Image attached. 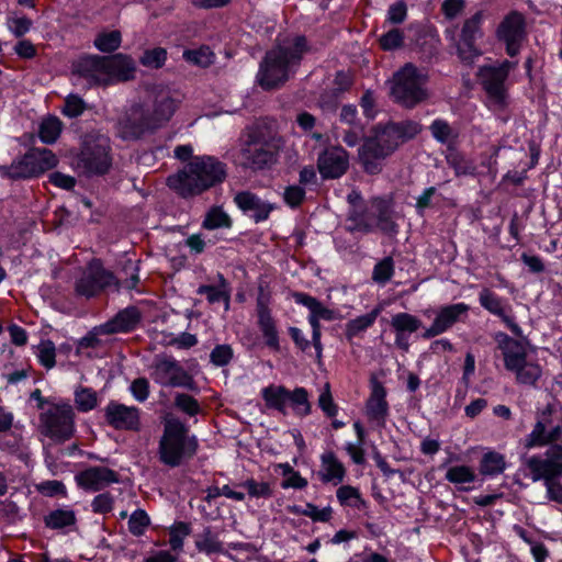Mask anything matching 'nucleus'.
Returning a JSON list of instances; mask_svg holds the SVG:
<instances>
[{
	"label": "nucleus",
	"instance_id": "obj_1",
	"mask_svg": "<svg viewBox=\"0 0 562 562\" xmlns=\"http://www.w3.org/2000/svg\"><path fill=\"white\" fill-rule=\"evenodd\" d=\"M146 92L144 102L132 105L125 116L119 119L116 133L122 139H138L162 127L182 101L178 91L164 85L147 86Z\"/></svg>",
	"mask_w": 562,
	"mask_h": 562
},
{
	"label": "nucleus",
	"instance_id": "obj_2",
	"mask_svg": "<svg viewBox=\"0 0 562 562\" xmlns=\"http://www.w3.org/2000/svg\"><path fill=\"white\" fill-rule=\"evenodd\" d=\"M310 50L304 35L277 38L276 46L268 50L260 63L258 83L266 90L279 88L289 80L292 70L297 67L305 53Z\"/></svg>",
	"mask_w": 562,
	"mask_h": 562
},
{
	"label": "nucleus",
	"instance_id": "obj_3",
	"mask_svg": "<svg viewBox=\"0 0 562 562\" xmlns=\"http://www.w3.org/2000/svg\"><path fill=\"white\" fill-rule=\"evenodd\" d=\"M227 176V167L214 156H194L178 172L170 175L167 184L183 199L202 194L222 183Z\"/></svg>",
	"mask_w": 562,
	"mask_h": 562
},
{
	"label": "nucleus",
	"instance_id": "obj_4",
	"mask_svg": "<svg viewBox=\"0 0 562 562\" xmlns=\"http://www.w3.org/2000/svg\"><path fill=\"white\" fill-rule=\"evenodd\" d=\"M415 122L378 124L359 150L360 161L366 172L376 175L382 170L381 161L389 157L401 144L419 133Z\"/></svg>",
	"mask_w": 562,
	"mask_h": 562
},
{
	"label": "nucleus",
	"instance_id": "obj_5",
	"mask_svg": "<svg viewBox=\"0 0 562 562\" xmlns=\"http://www.w3.org/2000/svg\"><path fill=\"white\" fill-rule=\"evenodd\" d=\"M396 212L391 198H372L367 204L353 205L348 212V231L371 233L375 229L384 234H396Z\"/></svg>",
	"mask_w": 562,
	"mask_h": 562
},
{
	"label": "nucleus",
	"instance_id": "obj_6",
	"mask_svg": "<svg viewBox=\"0 0 562 562\" xmlns=\"http://www.w3.org/2000/svg\"><path fill=\"white\" fill-rule=\"evenodd\" d=\"M123 271L126 274L125 279L114 276L100 262H92L85 274L76 282V292L89 299L106 290L115 292L121 289L134 290L139 282L138 261L126 260Z\"/></svg>",
	"mask_w": 562,
	"mask_h": 562
},
{
	"label": "nucleus",
	"instance_id": "obj_7",
	"mask_svg": "<svg viewBox=\"0 0 562 562\" xmlns=\"http://www.w3.org/2000/svg\"><path fill=\"white\" fill-rule=\"evenodd\" d=\"M198 448V438L190 435L189 427L184 423L178 418H169L165 422L158 447L161 463L177 468L192 459Z\"/></svg>",
	"mask_w": 562,
	"mask_h": 562
},
{
	"label": "nucleus",
	"instance_id": "obj_8",
	"mask_svg": "<svg viewBox=\"0 0 562 562\" xmlns=\"http://www.w3.org/2000/svg\"><path fill=\"white\" fill-rule=\"evenodd\" d=\"M279 145L276 138L262 127L255 126L247 133L239 151L243 167L260 170L274 164Z\"/></svg>",
	"mask_w": 562,
	"mask_h": 562
},
{
	"label": "nucleus",
	"instance_id": "obj_9",
	"mask_svg": "<svg viewBox=\"0 0 562 562\" xmlns=\"http://www.w3.org/2000/svg\"><path fill=\"white\" fill-rule=\"evenodd\" d=\"M428 75L413 64H406L393 77L391 95L405 108H414L428 98Z\"/></svg>",
	"mask_w": 562,
	"mask_h": 562
},
{
	"label": "nucleus",
	"instance_id": "obj_10",
	"mask_svg": "<svg viewBox=\"0 0 562 562\" xmlns=\"http://www.w3.org/2000/svg\"><path fill=\"white\" fill-rule=\"evenodd\" d=\"M38 431L56 443L69 440L75 434V412L70 404L52 405L40 415Z\"/></svg>",
	"mask_w": 562,
	"mask_h": 562
},
{
	"label": "nucleus",
	"instance_id": "obj_11",
	"mask_svg": "<svg viewBox=\"0 0 562 562\" xmlns=\"http://www.w3.org/2000/svg\"><path fill=\"white\" fill-rule=\"evenodd\" d=\"M58 159L47 148H31L21 160L10 167H1L3 176L11 179H24L38 176L57 166Z\"/></svg>",
	"mask_w": 562,
	"mask_h": 562
},
{
	"label": "nucleus",
	"instance_id": "obj_12",
	"mask_svg": "<svg viewBox=\"0 0 562 562\" xmlns=\"http://www.w3.org/2000/svg\"><path fill=\"white\" fill-rule=\"evenodd\" d=\"M109 140L103 136L87 139L76 159V168L86 176L104 175L110 166Z\"/></svg>",
	"mask_w": 562,
	"mask_h": 562
},
{
	"label": "nucleus",
	"instance_id": "obj_13",
	"mask_svg": "<svg viewBox=\"0 0 562 562\" xmlns=\"http://www.w3.org/2000/svg\"><path fill=\"white\" fill-rule=\"evenodd\" d=\"M482 22L483 12H475L463 22L459 36L456 40L457 55L467 65H472L482 55V50L476 44L477 40L483 36Z\"/></svg>",
	"mask_w": 562,
	"mask_h": 562
},
{
	"label": "nucleus",
	"instance_id": "obj_14",
	"mask_svg": "<svg viewBox=\"0 0 562 562\" xmlns=\"http://www.w3.org/2000/svg\"><path fill=\"white\" fill-rule=\"evenodd\" d=\"M151 378L161 386L193 389L194 381L172 357H156L151 366Z\"/></svg>",
	"mask_w": 562,
	"mask_h": 562
},
{
	"label": "nucleus",
	"instance_id": "obj_15",
	"mask_svg": "<svg viewBox=\"0 0 562 562\" xmlns=\"http://www.w3.org/2000/svg\"><path fill=\"white\" fill-rule=\"evenodd\" d=\"M516 63L504 60L499 64L480 67L477 77L490 98L502 102L505 98V81Z\"/></svg>",
	"mask_w": 562,
	"mask_h": 562
},
{
	"label": "nucleus",
	"instance_id": "obj_16",
	"mask_svg": "<svg viewBox=\"0 0 562 562\" xmlns=\"http://www.w3.org/2000/svg\"><path fill=\"white\" fill-rule=\"evenodd\" d=\"M496 36L506 44V53L516 56L525 36L524 15L518 11L509 12L497 26Z\"/></svg>",
	"mask_w": 562,
	"mask_h": 562
},
{
	"label": "nucleus",
	"instance_id": "obj_17",
	"mask_svg": "<svg viewBox=\"0 0 562 562\" xmlns=\"http://www.w3.org/2000/svg\"><path fill=\"white\" fill-rule=\"evenodd\" d=\"M349 168V154L341 146H330L318 154L317 169L323 179H338Z\"/></svg>",
	"mask_w": 562,
	"mask_h": 562
},
{
	"label": "nucleus",
	"instance_id": "obj_18",
	"mask_svg": "<svg viewBox=\"0 0 562 562\" xmlns=\"http://www.w3.org/2000/svg\"><path fill=\"white\" fill-rule=\"evenodd\" d=\"M469 310L470 307L465 303H456L441 306L437 311L436 317L430 327L424 331L423 338L430 339L446 333L454 324L460 322L462 317H465Z\"/></svg>",
	"mask_w": 562,
	"mask_h": 562
},
{
	"label": "nucleus",
	"instance_id": "obj_19",
	"mask_svg": "<svg viewBox=\"0 0 562 562\" xmlns=\"http://www.w3.org/2000/svg\"><path fill=\"white\" fill-rule=\"evenodd\" d=\"M74 74L86 80L89 86L109 85V72H106L104 56L88 55L80 57L74 64Z\"/></svg>",
	"mask_w": 562,
	"mask_h": 562
},
{
	"label": "nucleus",
	"instance_id": "obj_20",
	"mask_svg": "<svg viewBox=\"0 0 562 562\" xmlns=\"http://www.w3.org/2000/svg\"><path fill=\"white\" fill-rule=\"evenodd\" d=\"M104 418L116 430H137L139 428V411L135 406H126L111 401L104 408Z\"/></svg>",
	"mask_w": 562,
	"mask_h": 562
},
{
	"label": "nucleus",
	"instance_id": "obj_21",
	"mask_svg": "<svg viewBox=\"0 0 562 562\" xmlns=\"http://www.w3.org/2000/svg\"><path fill=\"white\" fill-rule=\"evenodd\" d=\"M553 406L548 404L541 412L537 413V422L529 435L525 438V448L531 449L535 447H544L555 442V437L552 434V428L548 426L552 423Z\"/></svg>",
	"mask_w": 562,
	"mask_h": 562
},
{
	"label": "nucleus",
	"instance_id": "obj_22",
	"mask_svg": "<svg viewBox=\"0 0 562 562\" xmlns=\"http://www.w3.org/2000/svg\"><path fill=\"white\" fill-rule=\"evenodd\" d=\"M234 202L244 214L251 217L256 223L268 220L270 213L274 210V205L262 200L250 191H240L235 194Z\"/></svg>",
	"mask_w": 562,
	"mask_h": 562
},
{
	"label": "nucleus",
	"instance_id": "obj_23",
	"mask_svg": "<svg viewBox=\"0 0 562 562\" xmlns=\"http://www.w3.org/2000/svg\"><path fill=\"white\" fill-rule=\"evenodd\" d=\"M78 485L85 490L97 492L112 483H119V474L104 467H90L76 476Z\"/></svg>",
	"mask_w": 562,
	"mask_h": 562
},
{
	"label": "nucleus",
	"instance_id": "obj_24",
	"mask_svg": "<svg viewBox=\"0 0 562 562\" xmlns=\"http://www.w3.org/2000/svg\"><path fill=\"white\" fill-rule=\"evenodd\" d=\"M479 301L482 307H484L491 314L502 318V321L515 335H521L520 327L514 321V317L508 314L512 308L504 299L497 296L488 289H483L479 295Z\"/></svg>",
	"mask_w": 562,
	"mask_h": 562
},
{
	"label": "nucleus",
	"instance_id": "obj_25",
	"mask_svg": "<svg viewBox=\"0 0 562 562\" xmlns=\"http://www.w3.org/2000/svg\"><path fill=\"white\" fill-rule=\"evenodd\" d=\"M142 321V313L136 306H127L120 311L112 319L100 326L102 334L111 335L134 330Z\"/></svg>",
	"mask_w": 562,
	"mask_h": 562
},
{
	"label": "nucleus",
	"instance_id": "obj_26",
	"mask_svg": "<svg viewBox=\"0 0 562 562\" xmlns=\"http://www.w3.org/2000/svg\"><path fill=\"white\" fill-rule=\"evenodd\" d=\"M495 340L504 358V366L509 371L527 359L525 346L505 333L495 334Z\"/></svg>",
	"mask_w": 562,
	"mask_h": 562
},
{
	"label": "nucleus",
	"instance_id": "obj_27",
	"mask_svg": "<svg viewBox=\"0 0 562 562\" xmlns=\"http://www.w3.org/2000/svg\"><path fill=\"white\" fill-rule=\"evenodd\" d=\"M109 85L113 81H127L134 77L136 70L134 60L124 54L104 56Z\"/></svg>",
	"mask_w": 562,
	"mask_h": 562
},
{
	"label": "nucleus",
	"instance_id": "obj_28",
	"mask_svg": "<svg viewBox=\"0 0 562 562\" xmlns=\"http://www.w3.org/2000/svg\"><path fill=\"white\" fill-rule=\"evenodd\" d=\"M257 312L258 325L265 338L266 345L269 348L278 351L280 349V344L276 323L271 316L270 310L260 299L257 303Z\"/></svg>",
	"mask_w": 562,
	"mask_h": 562
},
{
	"label": "nucleus",
	"instance_id": "obj_29",
	"mask_svg": "<svg viewBox=\"0 0 562 562\" xmlns=\"http://www.w3.org/2000/svg\"><path fill=\"white\" fill-rule=\"evenodd\" d=\"M526 465L531 472L532 481L536 482L543 480L544 485L562 476V471H560L548 458H540L537 456L530 457L527 460Z\"/></svg>",
	"mask_w": 562,
	"mask_h": 562
},
{
	"label": "nucleus",
	"instance_id": "obj_30",
	"mask_svg": "<svg viewBox=\"0 0 562 562\" xmlns=\"http://www.w3.org/2000/svg\"><path fill=\"white\" fill-rule=\"evenodd\" d=\"M385 396L386 391L384 386L380 382L373 381L371 395L367 402V414L369 418L376 422H384L389 411Z\"/></svg>",
	"mask_w": 562,
	"mask_h": 562
},
{
	"label": "nucleus",
	"instance_id": "obj_31",
	"mask_svg": "<svg viewBox=\"0 0 562 562\" xmlns=\"http://www.w3.org/2000/svg\"><path fill=\"white\" fill-rule=\"evenodd\" d=\"M293 299L295 303L308 308L310 315L321 321H333L335 318L334 311L324 306L316 297L303 292H294Z\"/></svg>",
	"mask_w": 562,
	"mask_h": 562
},
{
	"label": "nucleus",
	"instance_id": "obj_32",
	"mask_svg": "<svg viewBox=\"0 0 562 562\" xmlns=\"http://www.w3.org/2000/svg\"><path fill=\"white\" fill-rule=\"evenodd\" d=\"M261 396L268 408H273L280 413H285V406L289 402L290 391L282 385H269L261 390Z\"/></svg>",
	"mask_w": 562,
	"mask_h": 562
},
{
	"label": "nucleus",
	"instance_id": "obj_33",
	"mask_svg": "<svg viewBox=\"0 0 562 562\" xmlns=\"http://www.w3.org/2000/svg\"><path fill=\"white\" fill-rule=\"evenodd\" d=\"M509 371L515 373L517 383L533 387L537 386V382L542 376L541 367L536 362L528 361L527 359Z\"/></svg>",
	"mask_w": 562,
	"mask_h": 562
},
{
	"label": "nucleus",
	"instance_id": "obj_34",
	"mask_svg": "<svg viewBox=\"0 0 562 562\" xmlns=\"http://www.w3.org/2000/svg\"><path fill=\"white\" fill-rule=\"evenodd\" d=\"M380 314V308H373L370 313L350 319L346 324L345 335L351 340L371 327Z\"/></svg>",
	"mask_w": 562,
	"mask_h": 562
},
{
	"label": "nucleus",
	"instance_id": "obj_35",
	"mask_svg": "<svg viewBox=\"0 0 562 562\" xmlns=\"http://www.w3.org/2000/svg\"><path fill=\"white\" fill-rule=\"evenodd\" d=\"M76 520L75 512L72 509L64 508L52 510L44 517L45 526L50 529H63L74 526Z\"/></svg>",
	"mask_w": 562,
	"mask_h": 562
},
{
	"label": "nucleus",
	"instance_id": "obj_36",
	"mask_svg": "<svg viewBox=\"0 0 562 562\" xmlns=\"http://www.w3.org/2000/svg\"><path fill=\"white\" fill-rule=\"evenodd\" d=\"M64 124L57 116H47L40 124L38 136L45 144L55 143L61 131Z\"/></svg>",
	"mask_w": 562,
	"mask_h": 562
},
{
	"label": "nucleus",
	"instance_id": "obj_37",
	"mask_svg": "<svg viewBox=\"0 0 562 562\" xmlns=\"http://www.w3.org/2000/svg\"><path fill=\"white\" fill-rule=\"evenodd\" d=\"M233 222L229 215L220 206L211 207L202 222L205 229L229 228Z\"/></svg>",
	"mask_w": 562,
	"mask_h": 562
},
{
	"label": "nucleus",
	"instance_id": "obj_38",
	"mask_svg": "<svg viewBox=\"0 0 562 562\" xmlns=\"http://www.w3.org/2000/svg\"><path fill=\"white\" fill-rule=\"evenodd\" d=\"M391 327L396 334H412L422 327V321L408 313H397L392 316Z\"/></svg>",
	"mask_w": 562,
	"mask_h": 562
},
{
	"label": "nucleus",
	"instance_id": "obj_39",
	"mask_svg": "<svg viewBox=\"0 0 562 562\" xmlns=\"http://www.w3.org/2000/svg\"><path fill=\"white\" fill-rule=\"evenodd\" d=\"M504 457L498 452H487L482 457L480 462V472L483 475H498L505 470Z\"/></svg>",
	"mask_w": 562,
	"mask_h": 562
},
{
	"label": "nucleus",
	"instance_id": "obj_40",
	"mask_svg": "<svg viewBox=\"0 0 562 562\" xmlns=\"http://www.w3.org/2000/svg\"><path fill=\"white\" fill-rule=\"evenodd\" d=\"M195 547L200 552H205L206 554L223 551V543L217 539V537L209 527L198 536L195 540Z\"/></svg>",
	"mask_w": 562,
	"mask_h": 562
},
{
	"label": "nucleus",
	"instance_id": "obj_41",
	"mask_svg": "<svg viewBox=\"0 0 562 562\" xmlns=\"http://www.w3.org/2000/svg\"><path fill=\"white\" fill-rule=\"evenodd\" d=\"M394 274V260L392 257H385L375 263L372 271V280L381 285L386 284Z\"/></svg>",
	"mask_w": 562,
	"mask_h": 562
},
{
	"label": "nucleus",
	"instance_id": "obj_42",
	"mask_svg": "<svg viewBox=\"0 0 562 562\" xmlns=\"http://www.w3.org/2000/svg\"><path fill=\"white\" fill-rule=\"evenodd\" d=\"M122 36L120 31L100 33L94 38L95 47L103 53H112L121 45Z\"/></svg>",
	"mask_w": 562,
	"mask_h": 562
},
{
	"label": "nucleus",
	"instance_id": "obj_43",
	"mask_svg": "<svg viewBox=\"0 0 562 562\" xmlns=\"http://www.w3.org/2000/svg\"><path fill=\"white\" fill-rule=\"evenodd\" d=\"M322 462L326 470V473L323 476L324 481H331L337 479L341 481L345 474V469L342 464L336 459L334 453H325L322 456Z\"/></svg>",
	"mask_w": 562,
	"mask_h": 562
},
{
	"label": "nucleus",
	"instance_id": "obj_44",
	"mask_svg": "<svg viewBox=\"0 0 562 562\" xmlns=\"http://www.w3.org/2000/svg\"><path fill=\"white\" fill-rule=\"evenodd\" d=\"M183 57L187 61L200 67H207L214 61V54L207 46L186 50Z\"/></svg>",
	"mask_w": 562,
	"mask_h": 562
},
{
	"label": "nucleus",
	"instance_id": "obj_45",
	"mask_svg": "<svg viewBox=\"0 0 562 562\" xmlns=\"http://www.w3.org/2000/svg\"><path fill=\"white\" fill-rule=\"evenodd\" d=\"M445 477L453 484L472 483L475 480V473L467 465H456L448 469Z\"/></svg>",
	"mask_w": 562,
	"mask_h": 562
},
{
	"label": "nucleus",
	"instance_id": "obj_46",
	"mask_svg": "<svg viewBox=\"0 0 562 562\" xmlns=\"http://www.w3.org/2000/svg\"><path fill=\"white\" fill-rule=\"evenodd\" d=\"M289 402L293 406L294 411L302 416L311 413V404L308 402V393L304 387H296L293 392H290Z\"/></svg>",
	"mask_w": 562,
	"mask_h": 562
},
{
	"label": "nucleus",
	"instance_id": "obj_47",
	"mask_svg": "<svg viewBox=\"0 0 562 562\" xmlns=\"http://www.w3.org/2000/svg\"><path fill=\"white\" fill-rule=\"evenodd\" d=\"M238 486L247 490L250 497L254 498H270L272 496V488L267 482H257L254 479H248Z\"/></svg>",
	"mask_w": 562,
	"mask_h": 562
},
{
	"label": "nucleus",
	"instance_id": "obj_48",
	"mask_svg": "<svg viewBox=\"0 0 562 562\" xmlns=\"http://www.w3.org/2000/svg\"><path fill=\"white\" fill-rule=\"evenodd\" d=\"M77 408L81 412H89L97 406V393L90 387H81L75 392Z\"/></svg>",
	"mask_w": 562,
	"mask_h": 562
},
{
	"label": "nucleus",
	"instance_id": "obj_49",
	"mask_svg": "<svg viewBox=\"0 0 562 562\" xmlns=\"http://www.w3.org/2000/svg\"><path fill=\"white\" fill-rule=\"evenodd\" d=\"M86 109H87V103L83 101L82 98H80L77 94H69L65 99L63 113L66 116L72 119V117H78L79 115H81Z\"/></svg>",
	"mask_w": 562,
	"mask_h": 562
},
{
	"label": "nucleus",
	"instance_id": "obj_50",
	"mask_svg": "<svg viewBox=\"0 0 562 562\" xmlns=\"http://www.w3.org/2000/svg\"><path fill=\"white\" fill-rule=\"evenodd\" d=\"M175 406L189 416H194L200 413L199 402L189 394L178 393L175 397Z\"/></svg>",
	"mask_w": 562,
	"mask_h": 562
},
{
	"label": "nucleus",
	"instance_id": "obj_51",
	"mask_svg": "<svg viewBox=\"0 0 562 562\" xmlns=\"http://www.w3.org/2000/svg\"><path fill=\"white\" fill-rule=\"evenodd\" d=\"M167 58L166 49L161 47L145 50L140 57V63L150 68H160Z\"/></svg>",
	"mask_w": 562,
	"mask_h": 562
},
{
	"label": "nucleus",
	"instance_id": "obj_52",
	"mask_svg": "<svg viewBox=\"0 0 562 562\" xmlns=\"http://www.w3.org/2000/svg\"><path fill=\"white\" fill-rule=\"evenodd\" d=\"M149 525V517L143 509L135 510L128 520V529L134 536H140Z\"/></svg>",
	"mask_w": 562,
	"mask_h": 562
},
{
	"label": "nucleus",
	"instance_id": "obj_53",
	"mask_svg": "<svg viewBox=\"0 0 562 562\" xmlns=\"http://www.w3.org/2000/svg\"><path fill=\"white\" fill-rule=\"evenodd\" d=\"M379 42L384 50H393L403 45L404 34L398 29H392L383 34Z\"/></svg>",
	"mask_w": 562,
	"mask_h": 562
},
{
	"label": "nucleus",
	"instance_id": "obj_54",
	"mask_svg": "<svg viewBox=\"0 0 562 562\" xmlns=\"http://www.w3.org/2000/svg\"><path fill=\"white\" fill-rule=\"evenodd\" d=\"M233 358V349L229 345H217L210 353L211 362L216 367H224Z\"/></svg>",
	"mask_w": 562,
	"mask_h": 562
},
{
	"label": "nucleus",
	"instance_id": "obj_55",
	"mask_svg": "<svg viewBox=\"0 0 562 562\" xmlns=\"http://www.w3.org/2000/svg\"><path fill=\"white\" fill-rule=\"evenodd\" d=\"M55 345L52 341H43L38 346L37 358L46 369H52L55 366Z\"/></svg>",
	"mask_w": 562,
	"mask_h": 562
},
{
	"label": "nucleus",
	"instance_id": "obj_56",
	"mask_svg": "<svg viewBox=\"0 0 562 562\" xmlns=\"http://www.w3.org/2000/svg\"><path fill=\"white\" fill-rule=\"evenodd\" d=\"M436 195V187H428L422 192V194L416 199L415 204V209L418 215L424 216L426 210L434 206V200Z\"/></svg>",
	"mask_w": 562,
	"mask_h": 562
},
{
	"label": "nucleus",
	"instance_id": "obj_57",
	"mask_svg": "<svg viewBox=\"0 0 562 562\" xmlns=\"http://www.w3.org/2000/svg\"><path fill=\"white\" fill-rule=\"evenodd\" d=\"M431 135L440 143L446 144L452 138V130L443 120H435L430 125Z\"/></svg>",
	"mask_w": 562,
	"mask_h": 562
},
{
	"label": "nucleus",
	"instance_id": "obj_58",
	"mask_svg": "<svg viewBox=\"0 0 562 562\" xmlns=\"http://www.w3.org/2000/svg\"><path fill=\"white\" fill-rule=\"evenodd\" d=\"M113 503L114 498L110 493H101L91 502V508L95 514H106L112 510Z\"/></svg>",
	"mask_w": 562,
	"mask_h": 562
},
{
	"label": "nucleus",
	"instance_id": "obj_59",
	"mask_svg": "<svg viewBox=\"0 0 562 562\" xmlns=\"http://www.w3.org/2000/svg\"><path fill=\"white\" fill-rule=\"evenodd\" d=\"M449 164L453 167L458 176L474 175L475 166L473 162L467 160L462 156L453 155L448 158Z\"/></svg>",
	"mask_w": 562,
	"mask_h": 562
},
{
	"label": "nucleus",
	"instance_id": "obj_60",
	"mask_svg": "<svg viewBox=\"0 0 562 562\" xmlns=\"http://www.w3.org/2000/svg\"><path fill=\"white\" fill-rule=\"evenodd\" d=\"M318 405L328 417L336 416L338 412L337 405L333 401L328 383L325 385V390L321 393L318 397Z\"/></svg>",
	"mask_w": 562,
	"mask_h": 562
},
{
	"label": "nucleus",
	"instance_id": "obj_61",
	"mask_svg": "<svg viewBox=\"0 0 562 562\" xmlns=\"http://www.w3.org/2000/svg\"><path fill=\"white\" fill-rule=\"evenodd\" d=\"M302 515L310 517L314 521L326 522L331 517V508L325 507L323 509H319L317 506L307 503L304 508V512H302Z\"/></svg>",
	"mask_w": 562,
	"mask_h": 562
},
{
	"label": "nucleus",
	"instance_id": "obj_62",
	"mask_svg": "<svg viewBox=\"0 0 562 562\" xmlns=\"http://www.w3.org/2000/svg\"><path fill=\"white\" fill-rule=\"evenodd\" d=\"M37 491L48 497H53L55 495H66V486L63 482L52 480L44 481L37 485Z\"/></svg>",
	"mask_w": 562,
	"mask_h": 562
},
{
	"label": "nucleus",
	"instance_id": "obj_63",
	"mask_svg": "<svg viewBox=\"0 0 562 562\" xmlns=\"http://www.w3.org/2000/svg\"><path fill=\"white\" fill-rule=\"evenodd\" d=\"M407 16V5L404 1H397L389 7L387 21L392 24H401Z\"/></svg>",
	"mask_w": 562,
	"mask_h": 562
},
{
	"label": "nucleus",
	"instance_id": "obj_64",
	"mask_svg": "<svg viewBox=\"0 0 562 562\" xmlns=\"http://www.w3.org/2000/svg\"><path fill=\"white\" fill-rule=\"evenodd\" d=\"M284 201L291 207L302 203L305 198V190L301 186H289L283 193Z\"/></svg>",
	"mask_w": 562,
	"mask_h": 562
}]
</instances>
